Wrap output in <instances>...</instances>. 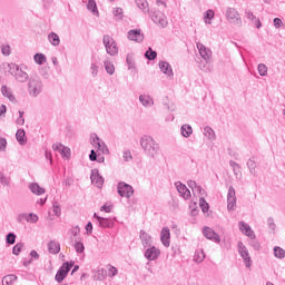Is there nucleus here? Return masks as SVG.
Here are the masks:
<instances>
[{
    "mask_svg": "<svg viewBox=\"0 0 285 285\" xmlns=\"http://www.w3.org/2000/svg\"><path fill=\"white\" fill-rule=\"evenodd\" d=\"M90 139H91V144L96 146L98 150H101V153L104 154L108 153V147L104 141H101V139L99 138V136H97V134H91Z\"/></svg>",
    "mask_w": 285,
    "mask_h": 285,
    "instance_id": "15",
    "label": "nucleus"
},
{
    "mask_svg": "<svg viewBox=\"0 0 285 285\" xmlns=\"http://www.w3.org/2000/svg\"><path fill=\"white\" fill-rule=\"evenodd\" d=\"M204 259H206V254L204 253V249L196 250L194 255V262H196V264H202Z\"/></svg>",
    "mask_w": 285,
    "mask_h": 285,
    "instance_id": "29",
    "label": "nucleus"
},
{
    "mask_svg": "<svg viewBox=\"0 0 285 285\" xmlns=\"http://www.w3.org/2000/svg\"><path fill=\"white\" fill-rule=\"evenodd\" d=\"M145 57L148 59V61H155V59H157V51L149 47L145 52Z\"/></svg>",
    "mask_w": 285,
    "mask_h": 285,
    "instance_id": "35",
    "label": "nucleus"
},
{
    "mask_svg": "<svg viewBox=\"0 0 285 285\" xmlns=\"http://www.w3.org/2000/svg\"><path fill=\"white\" fill-rule=\"evenodd\" d=\"M90 72L92 77H97V75H99V66H97V63H91Z\"/></svg>",
    "mask_w": 285,
    "mask_h": 285,
    "instance_id": "48",
    "label": "nucleus"
},
{
    "mask_svg": "<svg viewBox=\"0 0 285 285\" xmlns=\"http://www.w3.org/2000/svg\"><path fill=\"white\" fill-rule=\"evenodd\" d=\"M81 233V229L79 228V226L72 227L71 228V235H73V237H77V235Z\"/></svg>",
    "mask_w": 285,
    "mask_h": 285,
    "instance_id": "61",
    "label": "nucleus"
},
{
    "mask_svg": "<svg viewBox=\"0 0 285 285\" xmlns=\"http://www.w3.org/2000/svg\"><path fill=\"white\" fill-rule=\"evenodd\" d=\"M136 4L139 8V10H142V12H148V1H146V0H136Z\"/></svg>",
    "mask_w": 285,
    "mask_h": 285,
    "instance_id": "40",
    "label": "nucleus"
},
{
    "mask_svg": "<svg viewBox=\"0 0 285 285\" xmlns=\"http://www.w3.org/2000/svg\"><path fill=\"white\" fill-rule=\"evenodd\" d=\"M203 234H204V237H206V239H210L212 242H215L216 244H219V242H222L219 234L215 233V230H213V228H210V227H204Z\"/></svg>",
    "mask_w": 285,
    "mask_h": 285,
    "instance_id": "14",
    "label": "nucleus"
},
{
    "mask_svg": "<svg viewBox=\"0 0 285 285\" xmlns=\"http://www.w3.org/2000/svg\"><path fill=\"white\" fill-rule=\"evenodd\" d=\"M22 250H23V243H17L12 248L13 255H20Z\"/></svg>",
    "mask_w": 285,
    "mask_h": 285,
    "instance_id": "44",
    "label": "nucleus"
},
{
    "mask_svg": "<svg viewBox=\"0 0 285 285\" xmlns=\"http://www.w3.org/2000/svg\"><path fill=\"white\" fill-rule=\"evenodd\" d=\"M60 155H62V157H70V148L62 145V148L60 150Z\"/></svg>",
    "mask_w": 285,
    "mask_h": 285,
    "instance_id": "53",
    "label": "nucleus"
},
{
    "mask_svg": "<svg viewBox=\"0 0 285 285\" xmlns=\"http://www.w3.org/2000/svg\"><path fill=\"white\" fill-rule=\"evenodd\" d=\"M87 9L92 12V14H99V10L97 9V2L95 0H89L87 3Z\"/></svg>",
    "mask_w": 285,
    "mask_h": 285,
    "instance_id": "34",
    "label": "nucleus"
},
{
    "mask_svg": "<svg viewBox=\"0 0 285 285\" xmlns=\"http://www.w3.org/2000/svg\"><path fill=\"white\" fill-rule=\"evenodd\" d=\"M124 160L125 161H130V159H132V154H130V150H126L124 151Z\"/></svg>",
    "mask_w": 285,
    "mask_h": 285,
    "instance_id": "57",
    "label": "nucleus"
},
{
    "mask_svg": "<svg viewBox=\"0 0 285 285\" xmlns=\"http://www.w3.org/2000/svg\"><path fill=\"white\" fill-rule=\"evenodd\" d=\"M151 20L156 26H160V28H166L168 26V20L166 19V16L163 12H154L151 16Z\"/></svg>",
    "mask_w": 285,
    "mask_h": 285,
    "instance_id": "12",
    "label": "nucleus"
},
{
    "mask_svg": "<svg viewBox=\"0 0 285 285\" xmlns=\"http://www.w3.org/2000/svg\"><path fill=\"white\" fill-rule=\"evenodd\" d=\"M73 246H75L76 253H83V250H86V246H83L81 240H76Z\"/></svg>",
    "mask_w": 285,
    "mask_h": 285,
    "instance_id": "43",
    "label": "nucleus"
},
{
    "mask_svg": "<svg viewBox=\"0 0 285 285\" xmlns=\"http://www.w3.org/2000/svg\"><path fill=\"white\" fill-rule=\"evenodd\" d=\"M245 17L246 19H248V21L253 23V26H255V28H257L258 30L259 28H262V21L259 20V18L255 17V13H253V11L245 10Z\"/></svg>",
    "mask_w": 285,
    "mask_h": 285,
    "instance_id": "21",
    "label": "nucleus"
},
{
    "mask_svg": "<svg viewBox=\"0 0 285 285\" xmlns=\"http://www.w3.org/2000/svg\"><path fill=\"white\" fill-rule=\"evenodd\" d=\"M52 210L56 217H59V215H61V207L59 206V203H53Z\"/></svg>",
    "mask_w": 285,
    "mask_h": 285,
    "instance_id": "49",
    "label": "nucleus"
},
{
    "mask_svg": "<svg viewBox=\"0 0 285 285\" xmlns=\"http://www.w3.org/2000/svg\"><path fill=\"white\" fill-rule=\"evenodd\" d=\"M48 40L51 43V46H59V43H61V39L59 38V35L55 33V32H50L48 35Z\"/></svg>",
    "mask_w": 285,
    "mask_h": 285,
    "instance_id": "28",
    "label": "nucleus"
},
{
    "mask_svg": "<svg viewBox=\"0 0 285 285\" xmlns=\"http://www.w3.org/2000/svg\"><path fill=\"white\" fill-rule=\"evenodd\" d=\"M104 46L106 48L107 55H110L111 57H115L116 55H119V47H117V41L109 35H105L102 38Z\"/></svg>",
    "mask_w": 285,
    "mask_h": 285,
    "instance_id": "4",
    "label": "nucleus"
},
{
    "mask_svg": "<svg viewBox=\"0 0 285 285\" xmlns=\"http://www.w3.org/2000/svg\"><path fill=\"white\" fill-rule=\"evenodd\" d=\"M14 282H17V275L14 274H9L2 278V285H12Z\"/></svg>",
    "mask_w": 285,
    "mask_h": 285,
    "instance_id": "31",
    "label": "nucleus"
},
{
    "mask_svg": "<svg viewBox=\"0 0 285 285\" xmlns=\"http://www.w3.org/2000/svg\"><path fill=\"white\" fill-rule=\"evenodd\" d=\"M247 168H248L250 175H253L255 177V175H256L255 169L257 168V163H255L252 158H249V160L247 161Z\"/></svg>",
    "mask_w": 285,
    "mask_h": 285,
    "instance_id": "37",
    "label": "nucleus"
},
{
    "mask_svg": "<svg viewBox=\"0 0 285 285\" xmlns=\"http://www.w3.org/2000/svg\"><path fill=\"white\" fill-rule=\"evenodd\" d=\"M225 17L229 23L237 26V28H242V17L239 16V12L235 10V8L228 7L226 9Z\"/></svg>",
    "mask_w": 285,
    "mask_h": 285,
    "instance_id": "7",
    "label": "nucleus"
},
{
    "mask_svg": "<svg viewBox=\"0 0 285 285\" xmlns=\"http://www.w3.org/2000/svg\"><path fill=\"white\" fill-rule=\"evenodd\" d=\"M104 66L108 75H115V65H112V62L105 60Z\"/></svg>",
    "mask_w": 285,
    "mask_h": 285,
    "instance_id": "39",
    "label": "nucleus"
},
{
    "mask_svg": "<svg viewBox=\"0 0 285 285\" xmlns=\"http://www.w3.org/2000/svg\"><path fill=\"white\" fill-rule=\"evenodd\" d=\"M29 190H31V193L33 195H43L46 193V189H43L41 186H39V184L37 183H31L29 185Z\"/></svg>",
    "mask_w": 285,
    "mask_h": 285,
    "instance_id": "26",
    "label": "nucleus"
},
{
    "mask_svg": "<svg viewBox=\"0 0 285 285\" xmlns=\"http://www.w3.org/2000/svg\"><path fill=\"white\" fill-rule=\"evenodd\" d=\"M160 242L166 248L170 246V228L164 227L160 233Z\"/></svg>",
    "mask_w": 285,
    "mask_h": 285,
    "instance_id": "20",
    "label": "nucleus"
},
{
    "mask_svg": "<svg viewBox=\"0 0 285 285\" xmlns=\"http://www.w3.org/2000/svg\"><path fill=\"white\" fill-rule=\"evenodd\" d=\"M7 147H8V140H6V138H0V153H6Z\"/></svg>",
    "mask_w": 285,
    "mask_h": 285,
    "instance_id": "52",
    "label": "nucleus"
},
{
    "mask_svg": "<svg viewBox=\"0 0 285 285\" xmlns=\"http://www.w3.org/2000/svg\"><path fill=\"white\" fill-rule=\"evenodd\" d=\"M90 179L91 184H94V186H97V188H101V186H104V177L99 175V169L91 170Z\"/></svg>",
    "mask_w": 285,
    "mask_h": 285,
    "instance_id": "16",
    "label": "nucleus"
},
{
    "mask_svg": "<svg viewBox=\"0 0 285 285\" xmlns=\"http://www.w3.org/2000/svg\"><path fill=\"white\" fill-rule=\"evenodd\" d=\"M1 52L4 57H10V46L9 45H2L1 46Z\"/></svg>",
    "mask_w": 285,
    "mask_h": 285,
    "instance_id": "50",
    "label": "nucleus"
},
{
    "mask_svg": "<svg viewBox=\"0 0 285 285\" xmlns=\"http://www.w3.org/2000/svg\"><path fill=\"white\" fill-rule=\"evenodd\" d=\"M48 250L51 255H58V253L61 250V244H59L57 240H50L48 243Z\"/></svg>",
    "mask_w": 285,
    "mask_h": 285,
    "instance_id": "23",
    "label": "nucleus"
},
{
    "mask_svg": "<svg viewBox=\"0 0 285 285\" xmlns=\"http://www.w3.org/2000/svg\"><path fill=\"white\" fill-rule=\"evenodd\" d=\"M72 266H75V262H66L61 265V267L58 269L55 279L58 282V284H61L66 277H68V273L72 269Z\"/></svg>",
    "mask_w": 285,
    "mask_h": 285,
    "instance_id": "5",
    "label": "nucleus"
},
{
    "mask_svg": "<svg viewBox=\"0 0 285 285\" xmlns=\"http://www.w3.org/2000/svg\"><path fill=\"white\" fill-rule=\"evenodd\" d=\"M61 148H63L62 144H53L52 149L57 150L58 153H61Z\"/></svg>",
    "mask_w": 285,
    "mask_h": 285,
    "instance_id": "63",
    "label": "nucleus"
},
{
    "mask_svg": "<svg viewBox=\"0 0 285 285\" xmlns=\"http://www.w3.org/2000/svg\"><path fill=\"white\" fill-rule=\"evenodd\" d=\"M197 48L200 57L204 59V61H206V63H208V61H210L213 57V51L204 46L202 42L197 43Z\"/></svg>",
    "mask_w": 285,
    "mask_h": 285,
    "instance_id": "13",
    "label": "nucleus"
},
{
    "mask_svg": "<svg viewBox=\"0 0 285 285\" xmlns=\"http://www.w3.org/2000/svg\"><path fill=\"white\" fill-rule=\"evenodd\" d=\"M128 39L130 41H136L137 43H141V41H144V33H141L140 29H131L128 31Z\"/></svg>",
    "mask_w": 285,
    "mask_h": 285,
    "instance_id": "17",
    "label": "nucleus"
},
{
    "mask_svg": "<svg viewBox=\"0 0 285 285\" xmlns=\"http://www.w3.org/2000/svg\"><path fill=\"white\" fill-rule=\"evenodd\" d=\"M89 159L90 161H97V151H95V149L90 151Z\"/></svg>",
    "mask_w": 285,
    "mask_h": 285,
    "instance_id": "60",
    "label": "nucleus"
},
{
    "mask_svg": "<svg viewBox=\"0 0 285 285\" xmlns=\"http://www.w3.org/2000/svg\"><path fill=\"white\" fill-rule=\"evenodd\" d=\"M4 69L18 81L19 83H26L28 81L29 76L28 72L23 70V68L19 67V65L11 62L3 65Z\"/></svg>",
    "mask_w": 285,
    "mask_h": 285,
    "instance_id": "2",
    "label": "nucleus"
},
{
    "mask_svg": "<svg viewBox=\"0 0 285 285\" xmlns=\"http://www.w3.org/2000/svg\"><path fill=\"white\" fill-rule=\"evenodd\" d=\"M140 146L145 150V155L150 159H155L159 155V144L151 136L145 135L140 138Z\"/></svg>",
    "mask_w": 285,
    "mask_h": 285,
    "instance_id": "1",
    "label": "nucleus"
},
{
    "mask_svg": "<svg viewBox=\"0 0 285 285\" xmlns=\"http://www.w3.org/2000/svg\"><path fill=\"white\" fill-rule=\"evenodd\" d=\"M267 72H268V67H266V65L264 63H259L258 73L261 75V77H266Z\"/></svg>",
    "mask_w": 285,
    "mask_h": 285,
    "instance_id": "45",
    "label": "nucleus"
},
{
    "mask_svg": "<svg viewBox=\"0 0 285 285\" xmlns=\"http://www.w3.org/2000/svg\"><path fill=\"white\" fill-rule=\"evenodd\" d=\"M284 26V22L279 18H274V28H282Z\"/></svg>",
    "mask_w": 285,
    "mask_h": 285,
    "instance_id": "56",
    "label": "nucleus"
},
{
    "mask_svg": "<svg viewBox=\"0 0 285 285\" xmlns=\"http://www.w3.org/2000/svg\"><path fill=\"white\" fill-rule=\"evenodd\" d=\"M115 17H118V19H121L124 17V9L117 8L114 11Z\"/></svg>",
    "mask_w": 285,
    "mask_h": 285,
    "instance_id": "55",
    "label": "nucleus"
},
{
    "mask_svg": "<svg viewBox=\"0 0 285 285\" xmlns=\"http://www.w3.org/2000/svg\"><path fill=\"white\" fill-rule=\"evenodd\" d=\"M161 72H164V75H167V77H173V67L170 66V63L166 62V61H160L158 63Z\"/></svg>",
    "mask_w": 285,
    "mask_h": 285,
    "instance_id": "24",
    "label": "nucleus"
},
{
    "mask_svg": "<svg viewBox=\"0 0 285 285\" xmlns=\"http://www.w3.org/2000/svg\"><path fill=\"white\" fill-rule=\"evenodd\" d=\"M139 101H140V104H142V106L145 108H148V106H153L155 104L153 98L148 95H140L139 96Z\"/></svg>",
    "mask_w": 285,
    "mask_h": 285,
    "instance_id": "27",
    "label": "nucleus"
},
{
    "mask_svg": "<svg viewBox=\"0 0 285 285\" xmlns=\"http://www.w3.org/2000/svg\"><path fill=\"white\" fill-rule=\"evenodd\" d=\"M199 204H200V208H202L203 213H208V209L210 207L208 206V203H206V199L205 198H200L199 199Z\"/></svg>",
    "mask_w": 285,
    "mask_h": 285,
    "instance_id": "47",
    "label": "nucleus"
},
{
    "mask_svg": "<svg viewBox=\"0 0 285 285\" xmlns=\"http://www.w3.org/2000/svg\"><path fill=\"white\" fill-rule=\"evenodd\" d=\"M1 92L3 97H8L9 101H16L14 95L12 94V90L8 88V86H2Z\"/></svg>",
    "mask_w": 285,
    "mask_h": 285,
    "instance_id": "30",
    "label": "nucleus"
},
{
    "mask_svg": "<svg viewBox=\"0 0 285 285\" xmlns=\"http://www.w3.org/2000/svg\"><path fill=\"white\" fill-rule=\"evenodd\" d=\"M204 19H205V23H210V22H208V21L215 19V11H213V9H208V10L205 12Z\"/></svg>",
    "mask_w": 285,
    "mask_h": 285,
    "instance_id": "41",
    "label": "nucleus"
},
{
    "mask_svg": "<svg viewBox=\"0 0 285 285\" xmlns=\"http://www.w3.org/2000/svg\"><path fill=\"white\" fill-rule=\"evenodd\" d=\"M127 65L129 70L135 68V59L132 58V56L128 55L126 58Z\"/></svg>",
    "mask_w": 285,
    "mask_h": 285,
    "instance_id": "51",
    "label": "nucleus"
},
{
    "mask_svg": "<svg viewBox=\"0 0 285 285\" xmlns=\"http://www.w3.org/2000/svg\"><path fill=\"white\" fill-rule=\"evenodd\" d=\"M204 135H205V137H207L208 139L214 141V139H215V130H213V128H210L208 126L205 127L204 128Z\"/></svg>",
    "mask_w": 285,
    "mask_h": 285,
    "instance_id": "38",
    "label": "nucleus"
},
{
    "mask_svg": "<svg viewBox=\"0 0 285 285\" xmlns=\"http://www.w3.org/2000/svg\"><path fill=\"white\" fill-rule=\"evenodd\" d=\"M175 186L180 197H183L184 199H190V189H188L186 185L181 184V181H177L175 183Z\"/></svg>",
    "mask_w": 285,
    "mask_h": 285,
    "instance_id": "19",
    "label": "nucleus"
},
{
    "mask_svg": "<svg viewBox=\"0 0 285 285\" xmlns=\"http://www.w3.org/2000/svg\"><path fill=\"white\" fill-rule=\"evenodd\" d=\"M33 61L38 63V66H43L47 61L46 55L43 53H36L33 56Z\"/></svg>",
    "mask_w": 285,
    "mask_h": 285,
    "instance_id": "33",
    "label": "nucleus"
},
{
    "mask_svg": "<svg viewBox=\"0 0 285 285\" xmlns=\"http://www.w3.org/2000/svg\"><path fill=\"white\" fill-rule=\"evenodd\" d=\"M6 242L9 245L14 244V242H17V235L14 233H9L6 237Z\"/></svg>",
    "mask_w": 285,
    "mask_h": 285,
    "instance_id": "46",
    "label": "nucleus"
},
{
    "mask_svg": "<svg viewBox=\"0 0 285 285\" xmlns=\"http://www.w3.org/2000/svg\"><path fill=\"white\" fill-rule=\"evenodd\" d=\"M100 210H101L102 213H111V210H112V205L105 204L104 206L100 207Z\"/></svg>",
    "mask_w": 285,
    "mask_h": 285,
    "instance_id": "54",
    "label": "nucleus"
},
{
    "mask_svg": "<svg viewBox=\"0 0 285 285\" xmlns=\"http://www.w3.org/2000/svg\"><path fill=\"white\" fill-rule=\"evenodd\" d=\"M237 204V196L235 195V187L230 186L227 193V209L235 210Z\"/></svg>",
    "mask_w": 285,
    "mask_h": 285,
    "instance_id": "10",
    "label": "nucleus"
},
{
    "mask_svg": "<svg viewBox=\"0 0 285 285\" xmlns=\"http://www.w3.org/2000/svg\"><path fill=\"white\" fill-rule=\"evenodd\" d=\"M16 139L20 144V146H26V144H28V138L26 137V130L18 129L16 132Z\"/></svg>",
    "mask_w": 285,
    "mask_h": 285,
    "instance_id": "25",
    "label": "nucleus"
},
{
    "mask_svg": "<svg viewBox=\"0 0 285 285\" xmlns=\"http://www.w3.org/2000/svg\"><path fill=\"white\" fill-rule=\"evenodd\" d=\"M189 188H193L195 190V188L197 187V183L195 180H189L187 181Z\"/></svg>",
    "mask_w": 285,
    "mask_h": 285,
    "instance_id": "64",
    "label": "nucleus"
},
{
    "mask_svg": "<svg viewBox=\"0 0 285 285\" xmlns=\"http://www.w3.org/2000/svg\"><path fill=\"white\" fill-rule=\"evenodd\" d=\"M180 134L186 138L190 137L193 135V127L190 125H183Z\"/></svg>",
    "mask_w": 285,
    "mask_h": 285,
    "instance_id": "32",
    "label": "nucleus"
},
{
    "mask_svg": "<svg viewBox=\"0 0 285 285\" xmlns=\"http://www.w3.org/2000/svg\"><path fill=\"white\" fill-rule=\"evenodd\" d=\"M29 95L31 97H39L43 90V82L39 78H30L28 82Z\"/></svg>",
    "mask_w": 285,
    "mask_h": 285,
    "instance_id": "6",
    "label": "nucleus"
},
{
    "mask_svg": "<svg viewBox=\"0 0 285 285\" xmlns=\"http://www.w3.org/2000/svg\"><path fill=\"white\" fill-rule=\"evenodd\" d=\"M267 224H268L271 230H275L276 225H275V220L273 219V217L267 218Z\"/></svg>",
    "mask_w": 285,
    "mask_h": 285,
    "instance_id": "58",
    "label": "nucleus"
},
{
    "mask_svg": "<svg viewBox=\"0 0 285 285\" xmlns=\"http://www.w3.org/2000/svg\"><path fill=\"white\" fill-rule=\"evenodd\" d=\"M27 222L29 224H37L39 222V216L35 213H30L29 215H27Z\"/></svg>",
    "mask_w": 285,
    "mask_h": 285,
    "instance_id": "42",
    "label": "nucleus"
},
{
    "mask_svg": "<svg viewBox=\"0 0 285 285\" xmlns=\"http://www.w3.org/2000/svg\"><path fill=\"white\" fill-rule=\"evenodd\" d=\"M117 273H118L117 268L111 266L109 268V274L108 275H109V277H115V275H117Z\"/></svg>",
    "mask_w": 285,
    "mask_h": 285,
    "instance_id": "62",
    "label": "nucleus"
},
{
    "mask_svg": "<svg viewBox=\"0 0 285 285\" xmlns=\"http://www.w3.org/2000/svg\"><path fill=\"white\" fill-rule=\"evenodd\" d=\"M238 253L240 257L243 258V262L246 266V268H250L253 266V258H250V254L248 253V248L244 246L243 242H238Z\"/></svg>",
    "mask_w": 285,
    "mask_h": 285,
    "instance_id": "8",
    "label": "nucleus"
},
{
    "mask_svg": "<svg viewBox=\"0 0 285 285\" xmlns=\"http://www.w3.org/2000/svg\"><path fill=\"white\" fill-rule=\"evenodd\" d=\"M118 195L120 197H126L127 199H130L132 195H135V189L129 184H126L125 181L118 183Z\"/></svg>",
    "mask_w": 285,
    "mask_h": 285,
    "instance_id": "9",
    "label": "nucleus"
},
{
    "mask_svg": "<svg viewBox=\"0 0 285 285\" xmlns=\"http://www.w3.org/2000/svg\"><path fill=\"white\" fill-rule=\"evenodd\" d=\"M140 239L144 248H148L153 245V237L145 230H140Z\"/></svg>",
    "mask_w": 285,
    "mask_h": 285,
    "instance_id": "22",
    "label": "nucleus"
},
{
    "mask_svg": "<svg viewBox=\"0 0 285 285\" xmlns=\"http://www.w3.org/2000/svg\"><path fill=\"white\" fill-rule=\"evenodd\" d=\"M85 228H86L87 235H92V223L91 222H88Z\"/></svg>",
    "mask_w": 285,
    "mask_h": 285,
    "instance_id": "59",
    "label": "nucleus"
},
{
    "mask_svg": "<svg viewBox=\"0 0 285 285\" xmlns=\"http://www.w3.org/2000/svg\"><path fill=\"white\" fill-rule=\"evenodd\" d=\"M274 256L277 257V259H284L285 257L284 248L279 246L274 247Z\"/></svg>",
    "mask_w": 285,
    "mask_h": 285,
    "instance_id": "36",
    "label": "nucleus"
},
{
    "mask_svg": "<svg viewBox=\"0 0 285 285\" xmlns=\"http://www.w3.org/2000/svg\"><path fill=\"white\" fill-rule=\"evenodd\" d=\"M94 219H97L100 228H112V226H115V222H112V219L104 218L97 214H94Z\"/></svg>",
    "mask_w": 285,
    "mask_h": 285,
    "instance_id": "18",
    "label": "nucleus"
},
{
    "mask_svg": "<svg viewBox=\"0 0 285 285\" xmlns=\"http://www.w3.org/2000/svg\"><path fill=\"white\" fill-rule=\"evenodd\" d=\"M238 226H239V230H242V233H244V230H245V235L247 237H249V239H250L249 246H252V248H254V250H259V248H262V246L259 245V242L257 239H255V232H253V229H250L248 224H246L245 222H239Z\"/></svg>",
    "mask_w": 285,
    "mask_h": 285,
    "instance_id": "3",
    "label": "nucleus"
},
{
    "mask_svg": "<svg viewBox=\"0 0 285 285\" xmlns=\"http://www.w3.org/2000/svg\"><path fill=\"white\" fill-rule=\"evenodd\" d=\"M161 255V250H159V248L155 247V246H149L146 250H145V257L146 259H148L149 262H155V259H159V256Z\"/></svg>",
    "mask_w": 285,
    "mask_h": 285,
    "instance_id": "11",
    "label": "nucleus"
}]
</instances>
